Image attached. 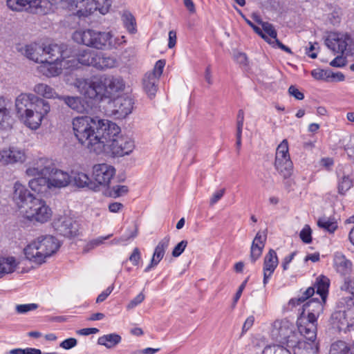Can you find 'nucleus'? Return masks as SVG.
<instances>
[{
  "label": "nucleus",
  "mask_w": 354,
  "mask_h": 354,
  "mask_svg": "<svg viewBox=\"0 0 354 354\" xmlns=\"http://www.w3.org/2000/svg\"><path fill=\"white\" fill-rule=\"evenodd\" d=\"M110 123L107 120L84 115L74 118L72 126L74 135L82 145L90 151L101 154L104 146L102 138Z\"/></svg>",
  "instance_id": "nucleus-1"
},
{
  "label": "nucleus",
  "mask_w": 354,
  "mask_h": 354,
  "mask_svg": "<svg viewBox=\"0 0 354 354\" xmlns=\"http://www.w3.org/2000/svg\"><path fill=\"white\" fill-rule=\"evenodd\" d=\"M15 105L19 118L32 130L39 129L50 111L49 102L32 93H21L16 97Z\"/></svg>",
  "instance_id": "nucleus-2"
},
{
  "label": "nucleus",
  "mask_w": 354,
  "mask_h": 354,
  "mask_svg": "<svg viewBox=\"0 0 354 354\" xmlns=\"http://www.w3.org/2000/svg\"><path fill=\"white\" fill-rule=\"evenodd\" d=\"M13 200L23 217L30 221L44 223L52 216L53 212L46 202L34 196L19 182L14 185Z\"/></svg>",
  "instance_id": "nucleus-3"
},
{
  "label": "nucleus",
  "mask_w": 354,
  "mask_h": 354,
  "mask_svg": "<svg viewBox=\"0 0 354 354\" xmlns=\"http://www.w3.org/2000/svg\"><path fill=\"white\" fill-rule=\"evenodd\" d=\"M120 128L115 123L111 122L107 126L103 141L101 153H105L113 156L122 157L129 155L134 149L133 140L126 136L120 134Z\"/></svg>",
  "instance_id": "nucleus-4"
},
{
  "label": "nucleus",
  "mask_w": 354,
  "mask_h": 354,
  "mask_svg": "<svg viewBox=\"0 0 354 354\" xmlns=\"http://www.w3.org/2000/svg\"><path fill=\"white\" fill-rule=\"evenodd\" d=\"M121 38H113L110 32H100L93 29L78 30L73 32V39L80 44L99 50L116 48L125 41Z\"/></svg>",
  "instance_id": "nucleus-5"
},
{
  "label": "nucleus",
  "mask_w": 354,
  "mask_h": 354,
  "mask_svg": "<svg viewBox=\"0 0 354 354\" xmlns=\"http://www.w3.org/2000/svg\"><path fill=\"white\" fill-rule=\"evenodd\" d=\"M60 246L59 241L51 235H42L29 243L24 250L30 261L41 264L46 258L55 253Z\"/></svg>",
  "instance_id": "nucleus-6"
},
{
  "label": "nucleus",
  "mask_w": 354,
  "mask_h": 354,
  "mask_svg": "<svg viewBox=\"0 0 354 354\" xmlns=\"http://www.w3.org/2000/svg\"><path fill=\"white\" fill-rule=\"evenodd\" d=\"M331 324L339 331L346 333L354 330V298H340L331 315Z\"/></svg>",
  "instance_id": "nucleus-7"
},
{
  "label": "nucleus",
  "mask_w": 354,
  "mask_h": 354,
  "mask_svg": "<svg viewBox=\"0 0 354 354\" xmlns=\"http://www.w3.org/2000/svg\"><path fill=\"white\" fill-rule=\"evenodd\" d=\"M73 86L84 97L101 100L106 96L104 77L93 75L86 78H77Z\"/></svg>",
  "instance_id": "nucleus-8"
},
{
  "label": "nucleus",
  "mask_w": 354,
  "mask_h": 354,
  "mask_svg": "<svg viewBox=\"0 0 354 354\" xmlns=\"http://www.w3.org/2000/svg\"><path fill=\"white\" fill-rule=\"evenodd\" d=\"M330 286V280L328 277L321 275L316 279V293L319 295L321 300L314 298L304 306V312L307 313L311 320H317L319 315L324 310V306L326 301Z\"/></svg>",
  "instance_id": "nucleus-9"
},
{
  "label": "nucleus",
  "mask_w": 354,
  "mask_h": 354,
  "mask_svg": "<svg viewBox=\"0 0 354 354\" xmlns=\"http://www.w3.org/2000/svg\"><path fill=\"white\" fill-rule=\"evenodd\" d=\"M53 226L58 234L65 237H76L80 234L79 221L71 212L57 215L53 220Z\"/></svg>",
  "instance_id": "nucleus-10"
},
{
  "label": "nucleus",
  "mask_w": 354,
  "mask_h": 354,
  "mask_svg": "<svg viewBox=\"0 0 354 354\" xmlns=\"http://www.w3.org/2000/svg\"><path fill=\"white\" fill-rule=\"evenodd\" d=\"M293 329V325L288 320H277L273 323L271 335L282 346L290 348L299 342L297 341Z\"/></svg>",
  "instance_id": "nucleus-11"
},
{
  "label": "nucleus",
  "mask_w": 354,
  "mask_h": 354,
  "mask_svg": "<svg viewBox=\"0 0 354 354\" xmlns=\"http://www.w3.org/2000/svg\"><path fill=\"white\" fill-rule=\"evenodd\" d=\"M274 168L283 178H288L292 174L293 164L290 157L286 139L283 140L277 148Z\"/></svg>",
  "instance_id": "nucleus-12"
},
{
  "label": "nucleus",
  "mask_w": 354,
  "mask_h": 354,
  "mask_svg": "<svg viewBox=\"0 0 354 354\" xmlns=\"http://www.w3.org/2000/svg\"><path fill=\"white\" fill-rule=\"evenodd\" d=\"M7 6L14 11L26 9L38 15H45L50 10L48 0H7Z\"/></svg>",
  "instance_id": "nucleus-13"
},
{
  "label": "nucleus",
  "mask_w": 354,
  "mask_h": 354,
  "mask_svg": "<svg viewBox=\"0 0 354 354\" xmlns=\"http://www.w3.org/2000/svg\"><path fill=\"white\" fill-rule=\"evenodd\" d=\"M111 6V0H80L77 15L87 17L98 10L102 15L106 14Z\"/></svg>",
  "instance_id": "nucleus-14"
},
{
  "label": "nucleus",
  "mask_w": 354,
  "mask_h": 354,
  "mask_svg": "<svg viewBox=\"0 0 354 354\" xmlns=\"http://www.w3.org/2000/svg\"><path fill=\"white\" fill-rule=\"evenodd\" d=\"M352 39L348 34L330 32L325 40L327 47L335 53H344L351 44Z\"/></svg>",
  "instance_id": "nucleus-15"
},
{
  "label": "nucleus",
  "mask_w": 354,
  "mask_h": 354,
  "mask_svg": "<svg viewBox=\"0 0 354 354\" xmlns=\"http://www.w3.org/2000/svg\"><path fill=\"white\" fill-rule=\"evenodd\" d=\"M115 174V168L106 163L97 164L93 167V177L95 181L102 186H108Z\"/></svg>",
  "instance_id": "nucleus-16"
},
{
  "label": "nucleus",
  "mask_w": 354,
  "mask_h": 354,
  "mask_svg": "<svg viewBox=\"0 0 354 354\" xmlns=\"http://www.w3.org/2000/svg\"><path fill=\"white\" fill-rule=\"evenodd\" d=\"M25 160L24 150L17 147L10 146L0 151V165H1L23 162Z\"/></svg>",
  "instance_id": "nucleus-17"
},
{
  "label": "nucleus",
  "mask_w": 354,
  "mask_h": 354,
  "mask_svg": "<svg viewBox=\"0 0 354 354\" xmlns=\"http://www.w3.org/2000/svg\"><path fill=\"white\" fill-rule=\"evenodd\" d=\"M254 19L257 23L261 25L262 28L264 31L263 34L267 36V39H265L268 44H270L274 48H279L282 50L292 54L291 49L283 44L277 39V32L272 24L269 22H264L259 19V17L256 16Z\"/></svg>",
  "instance_id": "nucleus-18"
},
{
  "label": "nucleus",
  "mask_w": 354,
  "mask_h": 354,
  "mask_svg": "<svg viewBox=\"0 0 354 354\" xmlns=\"http://www.w3.org/2000/svg\"><path fill=\"white\" fill-rule=\"evenodd\" d=\"M52 161L46 158L34 160L26 169V174L30 176H44L53 171Z\"/></svg>",
  "instance_id": "nucleus-19"
},
{
  "label": "nucleus",
  "mask_w": 354,
  "mask_h": 354,
  "mask_svg": "<svg viewBox=\"0 0 354 354\" xmlns=\"http://www.w3.org/2000/svg\"><path fill=\"white\" fill-rule=\"evenodd\" d=\"M297 327L299 333L311 342L310 344L317 345L315 344L317 337V320H311L308 317H301L297 320Z\"/></svg>",
  "instance_id": "nucleus-20"
},
{
  "label": "nucleus",
  "mask_w": 354,
  "mask_h": 354,
  "mask_svg": "<svg viewBox=\"0 0 354 354\" xmlns=\"http://www.w3.org/2000/svg\"><path fill=\"white\" fill-rule=\"evenodd\" d=\"M133 101L128 96H120L113 102L112 113L116 118L123 119L133 110Z\"/></svg>",
  "instance_id": "nucleus-21"
},
{
  "label": "nucleus",
  "mask_w": 354,
  "mask_h": 354,
  "mask_svg": "<svg viewBox=\"0 0 354 354\" xmlns=\"http://www.w3.org/2000/svg\"><path fill=\"white\" fill-rule=\"evenodd\" d=\"M19 51L28 59L37 63H41L46 61V57L44 56L45 48L44 44L31 43L22 46Z\"/></svg>",
  "instance_id": "nucleus-22"
},
{
  "label": "nucleus",
  "mask_w": 354,
  "mask_h": 354,
  "mask_svg": "<svg viewBox=\"0 0 354 354\" xmlns=\"http://www.w3.org/2000/svg\"><path fill=\"white\" fill-rule=\"evenodd\" d=\"M68 45L65 44H44V48H45L44 56L46 57V61H60L63 56L68 55Z\"/></svg>",
  "instance_id": "nucleus-23"
},
{
  "label": "nucleus",
  "mask_w": 354,
  "mask_h": 354,
  "mask_svg": "<svg viewBox=\"0 0 354 354\" xmlns=\"http://www.w3.org/2000/svg\"><path fill=\"white\" fill-rule=\"evenodd\" d=\"M267 239L266 232H258L252 243L250 248V263L253 264L263 252Z\"/></svg>",
  "instance_id": "nucleus-24"
},
{
  "label": "nucleus",
  "mask_w": 354,
  "mask_h": 354,
  "mask_svg": "<svg viewBox=\"0 0 354 354\" xmlns=\"http://www.w3.org/2000/svg\"><path fill=\"white\" fill-rule=\"evenodd\" d=\"M49 183L52 188H62L68 186L71 183L70 174L62 170L55 169L48 174Z\"/></svg>",
  "instance_id": "nucleus-25"
},
{
  "label": "nucleus",
  "mask_w": 354,
  "mask_h": 354,
  "mask_svg": "<svg viewBox=\"0 0 354 354\" xmlns=\"http://www.w3.org/2000/svg\"><path fill=\"white\" fill-rule=\"evenodd\" d=\"M104 80L106 88L105 97H110L120 91H122L124 88V80L120 77H104Z\"/></svg>",
  "instance_id": "nucleus-26"
},
{
  "label": "nucleus",
  "mask_w": 354,
  "mask_h": 354,
  "mask_svg": "<svg viewBox=\"0 0 354 354\" xmlns=\"http://www.w3.org/2000/svg\"><path fill=\"white\" fill-rule=\"evenodd\" d=\"M58 99L63 101L69 108L80 113L87 111L84 99L79 96L62 95Z\"/></svg>",
  "instance_id": "nucleus-27"
},
{
  "label": "nucleus",
  "mask_w": 354,
  "mask_h": 354,
  "mask_svg": "<svg viewBox=\"0 0 354 354\" xmlns=\"http://www.w3.org/2000/svg\"><path fill=\"white\" fill-rule=\"evenodd\" d=\"M39 71L47 77H55L62 72L59 61L48 60L41 62L39 67Z\"/></svg>",
  "instance_id": "nucleus-28"
},
{
  "label": "nucleus",
  "mask_w": 354,
  "mask_h": 354,
  "mask_svg": "<svg viewBox=\"0 0 354 354\" xmlns=\"http://www.w3.org/2000/svg\"><path fill=\"white\" fill-rule=\"evenodd\" d=\"M170 241L169 236L162 239L156 246L153 254L151 266H157L165 256V251L168 248Z\"/></svg>",
  "instance_id": "nucleus-29"
},
{
  "label": "nucleus",
  "mask_w": 354,
  "mask_h": 354,
  "mask_svg": "<svg viewBox=\"0 0 354 354\" xmlns=\"http://www.w3.org/2000/svg\"><path fill=\"white\" fill-rule=\"evenodd\" d=\"M12 118L7 102L3 97L0 96V128L8 129L12 125Z\"/></svg>",
  "instance_id": "nucleus-30"
},
{
  "label": "nucleus",
  "mask_w": 354,
  "mask_h": 354,
  "mask_svg": "<svg viewBox=\"0 0 354 354\" xmlns=\"http://www.w3.org/2000/svg\"><path fill=\"white\" fill-rule=\"evenodd\" d=\"M118 65L117 59L112 55L97 53L95 68L99 70L113 68Z\"/></svg>",
  "instance_id": "nucleus-31"
},
{
  "label": "nucleus",
  "mask_w": 354,
  "mask_h": 354,
  "mask_svg": "<svg viewBox=\"0 0 354 354\" xmlns=\"http://www.w3.org/2000/svg\"><path fill=\"white\" fill-rule=\"evenodd\" d=\"M48 178L44 176H38L29 180L28 185L30 188L38 194H45L52 188L49 183Z\"/></svg>",
  "instance_id": "nucleus-32"
},
{
  "label": "nucleus",
  "mask_w": 354,
  "mask_h": 354,
  "mask_svg": "<svg viewBox=\"0 0 354 354\" xmlns=\"http://www.w3.org/2000/svg\"><path fill=\"white\" fill-rule=\"evenodd\" d=\"M159 79L155 75L147 73L143 78V88L147 95L152 97L155 95Z\"/></svg>",
  "instance_id": "nucleus-33"
},
{
  "label": "nucleus",
  "mask_w": 354,
  "mask_h": 354,
  "mask_svg": "<svg viewBox=\"0 0 354 354\" xmlns=\"http://www.w3.org/2000/svg\"><path fill=\"white\" fill-rule=\"evenodd\" d=\"M71 183L80 188L88 187L91 180L87 174L80 170H72L70 174Z\"/></svg>",
  "instance_id": "nucleus-34"
},
{
  "label": "nucleus",
  "mask_w": 354,
  "mask_h": 354,
  "mask_svg": "<svg viewBox=\"0 0 354 354\" xmlns=\"http://www.w3.org/2000/svg\"><path fill=\"white\" fill-rule=\"evenodd\" d=\"M33 91L37 95L47 99H58V97H60L53 88L44 83L37 84L33 88Z\"/></svg>",
  "instance_id": "nucleus-35"
},
{
  "label": "nucleus",
  "mask_w": 354,
  "mask_h": 354,
  "mask_svg": "<svg viewBox=\"0 0 354 354\" xmlns=\"http://www.w3.org/2000/svg\"><path fill=\"white\" fill-rule=\"evenodd\" d=\"M121 341L120 335L116 333H110L100 337L97 339V344L110 349L115 347Z\"/></svg>",
  "instance_id": "nucleus-36"
},
{
  "label": "nucleus",
  "mask_w": 354,
  "mask_h": 354,
  "mask_svg": "<svg viewBox=\"0 0 354 354\" xmlns=\"http://www.w3.org/2000/svg\"><path fill=\"white\" fill-rule=\"evenodd\" d=\"M67 54V55L63 56L59 61L62 70H73L77 68L80 64L77 55H73L70 48H68Z\"/></svg>",
  "instance_id": "nucleus-37"
},
{
  "label": "nucleus",
  "mask_w": 354,
  "mask_h": 354,
  "mask_svg": "<svg viewBox=\"0 0 354 354\" xmlns=\"http://www.w3.org/2000/svg\"><path fill=\"white\" fill-rule=\"evenodd\" d=\"M97 54V52L89 49L81 51L77 55L80 64L95 67Z\"/></svg>",
  "instance_id": "nucleus-38"
},
{
  "label": "nucleus",
  "mask_w": 354,
  "mask_h": 354,
  "mask_svg": "<svg viewBox=\"0 0 354 354\" xmlns=\"http://www.w3.org/2000/svg\"><path fill=\"white\" fill-rule=\"evenodd\" d=\"M48 1L50 2V7L51 4H55L70 10H76L77 11L80 6V0H50V1L48 0Z\"/></svg>",
  "instance_id": "nucleus-39"
},
{
  "label": "nucleus",
  "mask_w": 354,
  "mask_h": 354,
  "mask_svg": "<svg viewBox=\"0 0 354 354\" xmlns=\"http://www.w3.org/2000/svg\"><path fill=\"white\" fill-rule=\"evenodd\" d=\"M329 354H351V353L345 342L337 341L331 344Z\"/></svg>",
  "instance_id": "nucleus-40"
},
{
  "label": "nucleus",
  "mask_w": 354,
  "mask_h": 354,
  "mask_svg": "<svg viewBox=\"0 0 354 354\" xmlns=\"http://www.w3.org/2000/svg\"><path fill=\"white\" fill-rule=\"evenodd\" d=\"M353 186V180L349 175H343L338 180V193L345 194Z\"/></svg>",
  "instance_id": "nucleus-41"
},
{
  "label": "nucleus",
  "mask_w": 354,
  "mask_h": 354,
  "mask_svg": "<svg viewBox=\"0 0 354 354\" xmlns=\"http://www.w3.org/2000/svg\"><path fill=\"white\" fill-rule=\"evenodd\" d=\"M317 225L330 233L334 232L337 228V223L334 221L333 219L326 217L319 218Z\"/></svg>",
  "instance_id": "nucleus-42"
},
{
  "label": "nucleus",
  "mask_w": 354,
  "mask_h": 354,
  "mask_svg": "<svg viewBox=\"0 0 354 354\" xmlns=\"http://www.w3.org/2000/svg\"><path fill=\"white\" fill-rule=\"evenodd\" d=\"M315 286L308 288L305 291L302 292V295L299 296L298 298L291 299L289 301V304L292 306H297L305 301L306 299H308L315 294Z\"/></svg>",
  "instance_id": "nucleus-43"
},
{
  "label": "nucleus",
  "mask_w": 354,
  "mask_h": 354,
  "mask_svg": "<svg viewBox=\"0 0 354 354\" xmlns=\"http://www.w3.org/2000/svg\"><path fill=\"white\" fill-rule=\"evenodd\" d=\"M279 263L276 252L270 249L264 257V266H277Z\"/></svg>",
  "instance_id": "nucleus-44"
},
{
  "label": "nucleus",
  "mask_w": 354,
  "mask_h": 354,
  "mask_svg": "<svg viewBox=\"0 0 354 354\" xmlns=\"http://www.w3.org/2000/svg\"><path fill=\"white\" fill-rule=\"evenodd\" d=\"M329 70L317 68L311 71V75L316 80L329 82Z\"/></svg>",
  "instance_id": "nucleus-45"
},
{
  "label": "nucleus",
  "mask_w": 354,
  "mask_h": 354,
  "mask_svg": "<svg viewBox=\"0 0 354 354\" xmlns=\"http://www.w3.org/2000/svg\"><path fill=\"white\" fill-rule=\"evenodd\" d=\"M341 288L354 296V277H345L344 282Z\"/></svg>",
  "instance_id": "nucleus-46"
},
{
  "label": "nucleus",
  "mask_w": 354,
  "mask_h": 354,
  "mask_svg": "<svg viewBox=\"0 0 354 354\" xmlns=\"http://www.w3.org/2000/svg\"><path fill=\"white\" fill-rule=\"evenodd\" d=\"M312 230L308 225H306L299 233L300 239L305 243H310L312 241Z\"/></svg>",
  "instance_id": "nucleus-47"
},
{
  "label": "nucleus",
  "mask_w": 354,
  "mask_h": 354,
  "mask_svg": "<svg viewBox=\"0 0 354 354\" xmlns=\"http://www.w3.org/2000/svg\"><path fill=\"white\" fill-rule=\"evenodd\" d=\"M129 192V188L125 185L113 186L111 191V195L114 198L125 195Z\"/></svg>",
  "instance_id": "nucleus-48"
},
{
  "label": "nucleus",
  "mask_w": 354,
  "mask_h": 354,
  "mask_svg": "<svg viewBox=\"0 0 354 354\" xmlns=\"http://www.w3.org/2000/svg\"><path fill=\"white\" fill-rule=\"evenodd\" d=\"M112 235L113 234H109L106 236H99L96 239H94L90 241L86 246V250L93 249V248L102 244L104 241L111 238L112 236Z\"/></svg>",
  "instance_id": "nucleus-49"
},
{
  "label": "nucleus",
  "mask_w": 354,
  "mask_h": 354,
  "mask_svg": "<svg viewBox=\"0 0 354 354\" xmlns=\"http://www.w3.org/2000/svg\"><path fill=\"white\" fill-rule=\"evenodd\" d=\"M20 267H0V279L3 277L6 274H11L17 271L19 273H26L30 271V269L22 268L21 270H17V268Z\"/></svg>",
  "instance_id": "nucleus-50"
},
{
  "label": "nucleus",
  "mask_w": 354,
  "mask_h": 354,
  "mask_svg": "<svg viewBox=\"0 0 354 354\" xmlns=\"http://www.w3.org/2000/svg\"><path fill=\"white\" fill-rule=\"evenodd\" d=\"M38 308L36 304H27L17 305L16 310L19 314H24L29 311L34 310Z\"/></svg>",
  "instance_id": "nucleus-51"
},
{
  "label": "nucleus",
  "mask_w": 354,
  "mask_h": 354,
  "mask_svg": "<svg viewBox=\"0 0 354 354\" xmlns=\"http://www.w3.org/2000/svg\"><path fill=\"white\" fill-rule=\"evenodd\" d=\"M165 66V60L160 59L156 62L153 71L151 72H149V73L155 75L156 76V77H158L159 79L162 73L163 68H164Z\"/></svg>",
  "instance_id": "nucleus-52"
},
{
  "label": "nucleus",
  "mask_w": 354,
  "mask_h": 354,
  "mask_svg": "<svg viewBox=\"0 0 354 354\" xmlns=\"http://www.w3.org/2000/svg\"><path fill=\"white\" fill-rule=\"evenodd\" d=\"M351 263L346 257L339 252H337L334 257V266H349Z\"/></svg>",
  "instance_id": "nucleus-53"
},
{
  "label": "nucleus",
  "mask_w": 354,
  "mask_h": 354,
  "mask_svg": "<svg viewBox=\"0 0 354 354\" xmlns=\"http://www.w3.org/2000/svg\"><path fill=\"white\" fill-rule=\"evenodd\" d=\"M145 296L142 292L139 293L134 299L131 300L127 306V310H131L140 304L145 300Z\"/></svg>",
  "instance_id": "nucleus-54"
},
{
  "label": "nucleus",
  "mask_w": 354,
  "mask_h": 354,
  "mask_svg": "<svg viewBox=\"0 0 354 354\" xmlns=\"http://www.w3.org/2000/svg\"><path fill=\"white\" fill-rule=\"evenodd\" d=\"M124 23L125 27L128 30L129 32L133 33L136 30V22L135 19L131 15H128L125 16V19L124 20Z\"/></svg>",
  "instance_id": "nucleus-55"
},
{
  "label": "nucleus",
  "mask_w": 354,
  "mask_h": 354,
  "mask_svg": "<svg viewBox=\"0 0 354 354\" xmlns=\"http://www.w3.org/2000/svg\"><path fill=\"white\" fill-rule=\"evenodd\" d=\"M187 245V241L185 240L181 241L174 248L172 251V256L174 257H179L185 250Z\"/></svg>",
  "instance_id": "nucleus-56"
},
{
  "label": "nucleus",
  "mask_w": 354,
  "mask_h": 354,
  "mask_svg": "<svg viewBox=\"0 0 354 354\" xmlns=\"http://www.w3.org/2000/svg\"><path fill=\"white\" fill-rule=\"evenodd\" d=\"M344 150L348 159L354 160V136L351 137L347 144L344 146Z\"/></svg>",
  "instance_id": "nucleus-57"
},
{
  "label": "nucleus",
  "mask_w": 354,
  "mask_h": 354,
  "mask_svg": "<svg viewBox=\"0 0 354 354\" xmlns=\"http://www.w3.org/2000/svg\"><path fill=\"white\" fill-rule=\"evenodd\" d=\"M114 286L111 285L109 286L104 291H103L102 293H100L97 299L96 302L97 303H101L106 299V298L109 296V295L112 292L113 290Z\"/></svg>",
  "instance_id": "nucleus-58"
},
{
  "label": "nucleus",
  "mask_w": 354,
  "mask_h": 354,
  "mask_svg": "<svg viewBox=\"0 0 354 354\" xmlns=\"http://www.w3.org/2000/svg\"><path fill=\"white\" fill-rule=\"evenodd\" d=\"M288 93L297 100H301L304 98V93L299 91V89L293 85L289 87Z\"/></svg>",
  "instance_id": "nucleus-59"
},
{
  "label": "nucleus",
  "mask_w": 354,
  "mask_h": 354,
  "mask_svg": "<svg viewBox=\"0 0 354 354\" xmlns=\"http://www.w3.org/2000/svg\"><path fill=\"white\" fill-rule=\"evenodd\" d=\"M16 264L17 263L15 257L0 255V266H16Z\"/></svg>",
  "instance_id": "nucleus-60"
},
{
  "label": "nucleus",
  "mask_w": 354,
  "mask_h": 354,
  "mask_svg": "<svg viewBox=\"0 0 354 354\" xmlns=\"http://www.w3.org/2000/svg\"><path fill=\"white\" fill-rule=\"evenodd\" d=\"M141 258L140 250L138 248H135L133 250L132 254L129 257V261L134 265H138Z\"/></svg>",
  "instance_id": "nucleus-61"
},
{
  "label": "nucleus",
  "mask_w": 354,
  "mask_h": 354,
  "mask_svg": "<svg viewBox=\"0 0 354 354\" xmlns=\"http://www.w3.org/2000/svg\"><path fill=\"white\" fill-rule=\"evenodd\" d=\"M346 64V59L342 56H337L330 62V65L333 67H343Z\"/></svg>",
  "instance_id": "nucleus-62"
},
{
  "label": "nucleus",
  "mask_w": 354,
  "mask_h": 354,
  "mask_svg": "<svg viewBox=\"0 0 354 354\" xmlns=\"http://www.w3.org/2000/svg\"><path fill=\"white\" fill-rule=\"evenodd\" d=\"M77 339L75 338H68L64 340L61 344L60 346L64 349H71L77 345Z\"/></svg>",
  "instance_id": "nucleus-63"
},
{
  "label": "nucleus",
  "mask_w": 354,
  "mask_h": 354,
  "mask_svg": "<svg viewBox=\"0 0 354 354\" xmlns=\"http://www.w3.org/2000/svg\"><path fill=\"white\" fill-rule=\"evenodd\" d=\"M254 317L251 315L249 316L245 321L241 331V335H244L254 324Z\"/></svg>",
  "instance_id": "nucleus-64"
}]
</instances>
